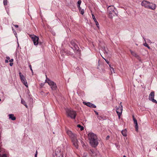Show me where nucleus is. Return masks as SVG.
Instances as JSON below:
<instances>
[{"instance_id":"1","label":"nucleus","mask_w":157,"mask_h":157,"mask_svg":"<svg viewBox=\"0 0 157 157\" xmlns=\"http://www.w3.org/2000/svg\"><path fill=\"white\" fill-rule=\"evenodd\" d=\"M88 137L91 146L93 147H96L98 144L97 135L93 132H90L88 134Z\"/></svg>"},{"instance_id":"2","label":"nucleus","mask_w":157,"mask_h":157,"mask_svg":"<svg viewBox=\"0 0 157 157\" xmlns=\"http://www.w3.org/2000/svg\"><path fill=\"white\" fill-rule=\"evenodd\" d=\"M115 8L113 6H109L107 8V11L109 13V17L110 18H112L115 15H117L116 13Z\"/></svg>"},{"instance_id":"3","label":"nucleus","mask_w":157,"mask_h":157,"mask_svg":"<svg viewBox=\"0 0 157 157\" xmlns=\"http://www.w3.org/2000/svg\"><path fill=\"white\" fill-rule=\"evenodd\" d=\"M45 82L48 83L52 90H55L57 89V86L56 83L49 79L47 78L45 80Z\"/></svg>"},{"instance_id":"4","label":"nucleus","mask_w":157,"mask_h":157,"mask_svg":"<svg viewBox=\"0 0 157 157\" xmlns=\"http://www.w3.org/2000/svg\"><path fill=\"white\" fill-rule=\"evenodd\" d=\"M66 113L67 116L71 118L75 119V118L76 113L75 111L67 109L66 110Z\"/></svg>"},{"instance_id":"5","label":"nucleus","mask_w":157,"mask_h":157,"mask_svg":"<svg viewBox=\"0 0 157 157\" xmlns=\"http://www.w3.org/2000/svg\"><path fill=\"white\" fill-rule=\"evenodd\" d=\"M19 74L20 79L22 82L26 87H28L27 82L25 76L23 75H22L20 72H19Z\"/></svg>"},{"instance_id":"6","label":"nucleus","mask_w":157,"mask_h":157,"mask_svg":"<svg viewBox=\"0 0 157 157\" xmlns=\"http://www.w3.org/2000/svg\"><path fill=\"white\" fill-rule=\"evenodd\" d=\"M31 37L33 41L34 44L35 45H37L39 43V37L35 35H32Z\"/></svg>"},{"instance_id":"7","label":"nucleus","mask_w":157,"mask_h":157,"mask_svg":"<svg viewBox=\"0 0 157 157\" xmlns=\"http://www.w3.org/2000/svg\"><path fill=\"white\" fill-rule=\"evenodd\" d=\"M73 145L77 148L78 147V142L77 139V136L71 139Z\"/></svg>"},{"instance_id":"8","label":"nucleus","mask_w":157,"mask_h":157,"mask_svg":"<svg viewBox=\"0 0 157 157\" xmlns=\"http://www.w3.org/2000/svg\"><path fill=\"white\" fill-rule=\"evenodd\" d=\"M155 93L154 92H151L149 94V99L150 101H152L154 103H157V101L154 99Z\"/></svg>"},{"instance_id":"9","label":"nucleus","mask_w":157,"mask_h":157,"mask_svg":"<svg viewBox=\"0 0 157 157\" xmlns=\"http://www.w3.org/2000/svg\"><path fill=\"white\" fill-rule=\"evenodd\" d=\"M123 109L122 106L121 105V106H119L116 109V112L118 115V118H120V116L122 113Z\"/></svg>"},{"instance_id":"10","label":"nucleus","mask_w":157,"mask_h":157,"mask_svg":"<svg viewBox=\"0 0 157 157\" xmlns=\"http://www.w3.org/2000/svg\"><path fill=\"white\" fill-rule=\"evenodd\" d=\"M149 4L148 5V6L147 7V8L152 10H154L155 9V4L150 2H149Z\"/></svg>"},{"instance_id":"11","label":"nucleus","mask_w":157,"mask_h":157,"mask_svg":"<svg viewBox=\"0 0 157 157\" xmlns=\"http://www.w3.org/2000/svg\"><path fill=\"white\" fill-rule=\"evenodd\" d=\"M131 54L134 57L137 58L138 59L140 60V56L134 51H133L131 50H130Z\"/></svg>"},{"instance_id":"12","label":"nucleus","mask_w":157,"mask_h":157,"mask_svg":"<svg viewBox=\"0 0 157 157\" xmlns=\"http://www.w3.org/2000/svg\"><path fill=\"white\" fill-rule=\"evenodd\" d=\"M149 2L146 1H143L141 3V5L142 6H144L145 7L147 8L148 6V5L149 4Z\"/></svg>"},{"instance_id":"13","label":"nucleus","mask_w":157,"mask_h":157,"mask_svg":"<svg viewBox=\"0 0 157 157\" xmlns=\"http://www.w3.org/2000/svg\"><path fill=\"white\" fill-rule=\"evenodd\" d=\"M67 134L71 137V139L74 138L76 136V135L74 134L70 131H68L67 132Z\"/></svg>"},{"instance_id":"14","label":"nucleus","mask_w":157,"mask_h":157,"mask_svg":"<svg viewBox=\"0 0 157 157\" xmlns=\"http://www.w3.org/2000/svg\"><path fill=\"white\" fill-rule=\"evenodd\" d=\"M91 157H95L99 154V152L98 151H91Z\"/></svg>"},{"instance_id":"15","label":"nucleus","mask_w":157,"mask_h":157,"mask_svg":"<svg viewBox=\"0 0 157 157\" xmlns=\"http://www.w3.org/2000/svg\"><path fill=\"white\" fill-rule=\"evenodd\" d=\"M85 105H87V106L91 107H92V108H95L96 107V106L92 104L91 103L89 102H88L87 103H85Z\"/></svg>"},{"instance_id":"16","label":"nucleus","mask_w":157,"mask_h":157,"mask_svg":"<svg viewBox=\"0 0 157 157\" xmlns=\"http://www.w3.org/2000/svg\"><path fill=\"white\" fill-rule=\"evenodd\" d=\"M121 133L123 136H127V130L126 129L123 130L121 131Z\"/></svg>"},{"instance_id":"17","label":"nucleus","mask_w":157,"mask_h":157,"mask_svg":"<svg viewBox=\"0 0 157 157\" xmlns=\"http://www.w3.org/2000/svg\"><path fill=\"white\" fill-rule=\"evenodd\" d=\"M9 118L11 119L12 120L14 121L16 119V117L14 116V115L13 114H10L9 115Z\"/></svg>"},{"instance_id":"18","label":"nucleus","mask_w":157,"mask_h":157,"mask_svg":"<svg viewBox=\"0 0 157 157\" xmlns=\"http://www.w3.org/2000/svg\"><path fill=\"white\" fill-rule=\"evenodd\" d=\"M81 3V0H79L77 2V6L78 8H80V5Z\"/></svg>"},{"instance_id":"19","label":"nucleus","mask_w":157,"mask_h":157,"mask_svg":"<svg viewBox=\"0 0 157 157\" xmlns=\"http://www.w3.org/2000/svg\"><path fill=\"white\" fill-rule=\"evenodd\" d=\"M21 103L22 104H23V105H25V106L26 107V108H27L28 107V106L26 105L25 101L24 100H23V99H21Z\"/></svg>"},{"instance_id":"20","label":"nucleus","mask_w":157,"mask_h":157,"mask_svg":"<svg viewBox=\"0 0 157 157\" xmlns=\"http://www.w3.org/2000/svg\"><path fill=\"white\" fill-rule=\"evenodd\" d=\"M78 9L79 10L80 12L83 15L84 13V10L83 9H82L81 7H80V8H78Z\"/></svg>"},{"instance_id":"21","label":"nucleus","mask_w":157,"mask_h":157,"mask_svg":"<svg viewBox=\"0 0 157 157\" xmlns=\"http://www.w3.org/2000/svg\"><path fill=\"white\" fill-rule=\"evenodd\" d=\"M77 127L80 128L81 131H82L84 129V127L81 126L80 124H78L77 125Z\"/></svg>"},{"instance_id":"22","label":"nucleus","mask_w":157,"mask_h":157,"mask_svg":"<svg viewBox=\"0 0 157 157\" xmlns=\"http://www.w3.org/2000/svg\"><path fill=\"white\" fill-rule=\"evenodd\" d=\"M81 144H82V147H86V145L82 141V140L81 141Z\"/></svg>"},{"instance_id":"23","label":"nucleus","mask_w":157,"mask_h":157,"mask_svg":"<svg viewBox=\"0 0 157 157\" xmlns=\"http://www.w3.org/2000/svg\"><path fill=\"white\" fill-rule=\"evenodd\" d=\"M92 18L93 19L94 21L95 22L96 21H97L94 15L93 14H92Z\"/></svg>"},{"instance_id":"24","label":"nucleus","mask_w":157,"mask_h":157,"mask_svg":"<svg viewBox=\"0 0 157 157\" xmlns=\"http://www.w3.org/2000/svg\"><path fill=\"white\" fill-rule=\"evenodd\" d=\"M3 4L4 5H6L7 4V0H3Z\"/></svg>"},{"instance_id":"25","label":"nucleus","mask_w":157,"mask_h":157,"mask_svg":"<svg viewBox=\"0 0 157 157\" xmlns=\"http://www.w3.org/2000/svg\"><path fill=\"white\" fill-rule=\"evenodd\" d=\"M95 22V23H96V25L97 26V27L99 29V23H98V22L97 21H96Z\"/></svg>"},{"instance_id":"26","label":"nucleus","mask_w":157,"mask_h":157,"mask_svg":"<svg viewBox=\"0 0 157 157\" xmlns=\"http://www.w3.org/2000/svg\"><path fill=\"white\" fill-rule=\"evenodd\" d=\"M74 47L75 49L76 50H78L79 48L78 46L76 44H75L74 45Z\"/></svg>"},{"instance_id":"27","label":"nucleus","mask_w":157,"mask_h":157,"mask_svg":"<svg viewBox=\"0 0 157 157\" xmlns=\"http://www.w3.org/2000/svg\"><path fill=\"white\" fill-rule=\"evenodd\" d=\"M145 41V40H144ZM144 45L146 47H147V46H148V44L146 43V41H145V43H144Z\"/></svg>"},{"instance_id":"28","label":"nucleus","mask_w":157,"mask_h":157,"mask_svg":"<svg viewBox=\"0 0 157 157\" xmlns=\"http://www.w3.org/2000/svg\"><path fill=\"white\" fill-rule=\"evenodd\" d=\"M133 119L134 123H137V121L136 120L134 117V116H133Z\"/></svg>"},{"instance_id":"29","label":"nucleus","mask_w":157,"mask_h":157,"mask_svg":"<svg viewBox=\"0 0 157 157\" xmlns=\"http://www.w3.org/2000/svg\"><path fill=\"white\" fill-rule=\"evenodd\" d=\"M29 67H30V70L32 72V73H33V70L32 69V67H31V65H29Z\"/></svg>"},{"instance_id":"30","label":"nucleus","mask_w":157,"mask_h":157,"mask_svg":"<svg viewBox=\"0 0 157 157\" xmlns=\"http://www.w3.org/2000/svg\"><path fill=\"white\" fill-rule=\"evenodd\" d=\"M12 30H13V31L14 33V34L15 35V36H16V37H17V36H16V35H17V33H16V31H14V30H13V29H12Z\"/></svg>"},{"instance_id":"31","label":"nucleus","mask_w":157,"mask_h":157,"mask_svg":"<svg viewBox=\"0 0 157 157\" xmlns=\"http://www.w3.org/2000/svg\"><path fill=\"white\" fill-rule=\"evenodd\" d=\"M13 61V59H12L10 60L9 62L10 63H12Z\"/></svg>"},{"instance_id":"32","label":"nucleus","mask_w":157,"mask_h":157,"mask_svg":"<svg viewBox=\"0 0 157 157\" xmlns=\"http://www.w3.org/2000/svg\"><path fill=\"white\" fill-rule=\"evenodd\" d=\"M103 58L105 60V61L106 62L108 63V64H109V61L107 60H106L105 59V58H104L103 57Z\"/></svg>"},{"instance_id":"33","label":"nucleus","mask_w":157,"mask_h":157,"mask_svg":"<svg viewBox=\"0 0 157 157\" xmlns=\"http://www.w3.org/2000/svg\"><path fill=\"white\" fill-rule=\"evenodd\" d=\"M13 63H10V66H13Z\"/></svg>"},{"instance_id":"34","label":"nucleus","mask_w":157,"mask_h":157,"mask_svg":"<svg viewBox=\"0 0 157 157\" xmlns=\"http://www.w3.org/2000/svg\"><path fill=\"white\" fill-rule=\"evenodd\" d=\"M136 131H138V126L136 127Z\"/></svg>"},{"instance_id":"35","label":"nucleus","mask_w":157,"mask_h":157,"mask_svg":"<svg viewBox=\"0 0 157 157\" xmlns=\"http://www.w3.org/2000/svg\"><path fill=\"white\" fill-rule=\"evenodd\" d=\"M14 26L16 27V28H18V25H14Z\"/></svg>"},{"instance_id":"36","label":"nucleus","mask_w":157,"mask_h":157,"mask_svg":"<svg viewBox=\"0 0 157 157\" xmlns=\"http://www.w3.org/2000/svg\"><path fill=\"white\" fill-rule=\"evenodd\" d=\"M6 59L7 60H8L10 59V57L9 56H7L6 57Z\"/></svg>"},{"instance_id":"37","label":"nucleus","mask_w":157,"mask_h":157,"mask_svg":"<svg viewBox=\"0 0 157 157\" xmlns=\"http://www.w3.org/2000/svg\"><path fill=\"white\" fill-rule=\"evenodd\" d=\"M135 125V127L138 126L137 122L136 123H134Z\"/></svg>"},{"instance_id":"38","label":"nucleus","mask_w":157,"mask_h":157,"mask_svg":"<svg viewBox=\"0 0 157 157\" xmlns=\"http://www.w3.org/2000/svg\"><path fill=\"white\" fill-rule=\"evenodd\" d=\"M8 62H9L8 60L7 59L5 60V62L6 63H8Z\"/></svg>"},{"instance_id":"39","label":"nucleus","mask_w":157,"mask_h":157,"mask_svg":"<svg viewBox=\"0 0 157 157\" xmlns=\"http://www.w3.org/2000/svg\"><path fill=\"white\" fill-rule=\"evenodd\" d=\"M109 138V136H108L106 137V139L108 140Z\"/></svg>"},{"instance_id":"40","label":"nucleus","mask_w":157,"mask_h":157,"mask_svg":"<svg viewBox=\"0 0 157 157\" xmlns=\"http://www.w3.org/2000/svg\"><path fill=\"white\" fill-rule=\"evenodd\" d=\"M37 151H36V154H35V156L36 155V157H37Z\"/></svg>"},{"instance_id":"41","label":"nucleus","mask_w":157,"mask_h":157,"mask_svg":"<svg viewBox=\"0 0 157 157\" xmlns=\"http://www.w3.org/2000/svg\"><path fill=\"white\" fill-rule=\"evenodd\" d=\"M149 49H150L151 48L150 47H149L148 46H147V47Z\"/></svg>"},{"instance_id":"42","label":"nucleus","mask_w":157,"mask_h":157,"mask_svg":"<svg viewBox=\"0 0 157 157\" xmlns=\"http://www.w3.org/2000/svg\"><path fill=\"white\" fill-rule=\"evenodd\" d=\"M96 114L97 115H98V113H97V112H96Z\"/></svg>"},{"instance_id":"43","label":"nucleus","mask_w":157,"mask_h":157,"mask_svg":"<svg viewBox=\"0 0 157 157\" xmlns=\"http://www.w3.org/2000/svg\"><path fill=\"white\" fill-rule=\"evenodd\" d=\"M123 157H126V156L124 155L123 156Z\"/></svg>"},{"instance_id":"44","label":"nucleus","mask_w":157,"mask_h":157,"mask_svg":"<svg viewBox=\"0 0 157 157\" xmlns=\"http://www.w3.org/2000/svg\"><path fill=\"white\" fill-rule=\"evenodd\" d=\"M149 40V42H150V40Z\"/></svg>"},{"instance_id":"45","label":"nucleus","mask_w":157,"mask_h":157,"mask_svg":"<svg viewBox=\"0 0 157 157\" xmlns=\"http://www.w3.org/2000/svg\"><path fill=\"white\" fill-rule=\"evenodd\" d=\"M1 99H0V101H1Z\"/></svg>"},{"instance_id":"46","label":"nucleus","mask_w":157,"mask_h":157,"mask_svg":"<svg viewBox=\"0 0 157 157\" xmlns=\"http://www.w3.org/2000/svg\"><path fill=\"white\" fill-rule=\"evenodd\" d=\"M156 149H157V148H156Z\"/></svg>"}]
</instances>
